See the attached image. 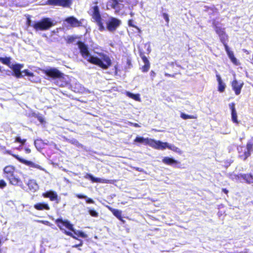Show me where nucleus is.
I'll return each instance as SVG.
<instances>
[{
    "label": "nucleus",
    "instance_id": "nucleus-1",
    "mask_svg": "<svg viewBox=\"0 0 253 253\" xmlns=\"http://www.w3.org/2000/svg\"><path fill=\"white\" fill-rule=\"evenodd\" d=\"M77 44L82 56L84 58L89 57L87 60L90 63L97 65L104 70L107 69L112 65L110 58L106 54H100L102 59L97 57L90 56L87 45L82 41H78Z\"/></svg>",
    "mask_w": 253,
    "mask_h": 253
},
{
    "label": "nucleus",
    "instance_id": "nucleus-2",
    "mask_svg": "<svg viewBox=\"0 0 253 253\" xmlns=\"http://www.w3.org/2000/svg\"><path fill=\"white\" fill-rule=\"evenodd\" d=\"M212 26L215 33L219 36L220 41L223 44L226 52L232 63L235 65H240V62L235 57L233 51L230 50L227 45V42L228 40V36L226 34L225 29L219 26L218 22L216 21L215 19L212 20Z\"/></svg>",
    "mask_w": 253,
    "mask_h": 253
},
{
    "label": "nucleus",
    "instance_id": "nucleus-3",
    "mask_svg": "<svg viewBox=\"0 0 253 253\" xmlns=\"http://www.w3.org/2000/svg\"><path fill=\"white\" fill-rule=\"evenodd\" d=\"M237 150L239 154V158L246 161L251 156V152H253V137L247 142L246 149L243 146H239Z\"/></svg>",
    "mask_w": 253,
    "mask_h": 253
},
{
    "label": "nucleus",
    "instance_id": "nucleus-4",
    "mask_svg": "<svg viewBox=\"0 0 253 253\" xmlns=\"http://www.w3.org/2000/svg\"><path fill=\"white\" fill-rule=\"evenodd\" d=\"M54 26V24L50 18H43L41 21L35 23L32 27L37 31H44L49 29Z\"/></svg>",
    "mask_w": 253,
    "mask_h": 253
},
{
    "label": "nucleus",
    "instance_id": "nucleus-5",
    "mask_svg": "<svg viewBox=\"0 0 253 253\" xmlns=\"http://www.w3.org/2000/svg\"><path fill=\"white\" fill-rule=\"evenodd\" d=\"M93 11L92 14V18L94 19L99 27V30L100 31H103L105 28L103 26V20L101 17L99 8L97 6H94L93 7Z\"/></svg>",
    "mask_w": 253,
    "mask_h": 253
},
{
    "label": "nucleus",
    "instance_id": "nucleus-6",
    "mask_svg": "<svg viewBox=\"0 0 253 253\" xmlns=\"http://www.w3.org/2000/svg\"><path fill=\"white\" fill-rule=\"evenodd\" d=\"M5 177L9 181L10 183L14 184L16 182V177L14 175L15 168L12 166H7L3 169Z\"/></svg>",
    "mask_w": 253,
    "mask_h": 253
},
{
    "label": "nucleus",
    "instance_id": "nucleus-7",
    "mask_svg": "<svg viewBox=\"0 0 253 253\" xmlns=\"http://www.w3.org/2000/svg\"><path fill=\"white\" fill-rule=\"evenodd\" d=\"M72 3V0H47L46 4L54 6L69 7Z\"/></svg>",
    "mask_w": 253,
    "mask_h": 253
},
{
    "label": "nucleus",
    "instance_id": "nucleus-8",
    "mask_svg": "<svg viewBox=\"0 0 253 253\" xmlns=\"http://www.w3.org/2000/svg\"><path fill=\"white\" fill-rule=\"evenodd\" d=\"M43 73L46 76L55 80L57 78L61 77L63 73L61 72L58 69L55 68H50L42 70Z\"/></svg>",
    "mask_w": 253,
    "mask_h": 253
},
{
    "label": "nucleus",
    "instance_id": "nucleus-9",
    "mask_svg": "<svg viewBox=\"0 0 253 253\" xmlns=\"http://www.w3.org/2000/svg\"><path fill=\"white\" fill-rule=\"evenodd\" d=\"M55 223L61 230H64V227L70 231H74V225L68 220H63L61 218L55 220Z\"/></svg>",
    "mask_w": 253,
    "mask_h": 253
},
{
    "label": "nucleus",
    "instance_id": "nucleus-10",
    "mask_svg": "<svg viewBox=\"0 0 253 253\" xmlns=\"http://www.w3.org/2000/svg\"><path fill=\"white\" fill-rule=\"evenodd\" d=\"M65 21L69 24L71 27H80L83 26V21L84 19H82L80 20H78L76 17L73 16H69L66 18Z\"/></svg>",
    "mask_w": 253,
    "mask_h": 253
},
{
    "label": "nucleus",
    "instance_id": "nucleus-11",
    "mask_svg": "<svg viewBox=\"0 0 253 253\" xmlns=\"http://www.w3.org/2000/svg\"><path fill=\"white\" fill-rule=\"evenodd\" d=\"M73 233L69 231L65 230L64 233L76 240H80L78 237H80L83 238H86L87 235L85 234L84 232L81 230H75L74 228V231H72Z\"/></svg>",
    "mask_w": 253,
    "mask_h": 253
},
{
    "label": "nucleus",
    "instance_id": "nucleus-12",
    "mask_svg": "<svg viewBox=\"0 0 253 253\" xmlns=\"http://www.w3.org/2000/svg\"><path fill=\"white\" fill-rule=\"evenodd\" d=\"M121 24V21L116 18H112L107 23V28L110 32L115 31Z\"/></svg>",
    "mask_w": 253,
    "mask_h": 253
},
{
    "label": "nucleus",
    "instance_id": "nucleus-13",
    "mask_svg": "<svg viewBox=\"0 0 253 253\" xmlns=\"http://www.w3.org/2000/svg\"><path fill=\"white\" fill-rule=\"evenodd\" d=\"M139 56L141 58L144 65L141 68L142 72H147L150 69V64L147 57L144 55V52L141 49H139Z\"/></svg>",
    "mask_w": 253,
    "mask_h": 253
},
{
    "label": "nucleus",
    "instance_id": "nucleus-14",
    "mask_svg": "<svg viewBox=\"0 0 253 253\" xmlns=\"http://www.w3.org/2000/svg\"><path fill=\"white\" fill-rule=\"evenodd\" d=\"M42 196L45 198H49L51 201H55L57 204L59 203V198L55 191H47L42 194Z\"/></svg>",
    "mask_w": 253,
    "mask_h": 253
},
{
    "label": "nucleus",
    "instance_id": "nucleus-15",
    "mask_svg": "<svg viewBox=\"0 0 253 253\" xmlns=\"http://www.w3.org/2000/svg\"><path fill=\"white\" fill-rule=\"evenodd\" d=\"M85 177L90 179L92 181V182H97V183H106V184H113L116 181L115 180H109V179L94 177L92 174H89V173L87 174Z\"/></svg>",
    "mask_w": 253,
    "mask_h": 253
},
{
    "label": "nucleus",
    "instance_id": "nucleus-16",
    "mask_svg": "<svg viewBox=\"0 0 253 253\" xmlns=\"http://www.w3.org/2000/svg\"><path fill=\"white\" fill-rule=\"evenodd\" d=\"M150 146L156 149L163 150L167 148L168 143L163 142L160 140H155L153 139H151Z\"/></svg>",
    "mask_w": 253,
    "mask_h": 253
},
{
    "label": "nucleus",
    "instance_id": "nucleus-17",
    "mask_svg": "<svg viewBox=\"0 0 253 253\" xmlns=\"http://www.w3.org/2000/svg\"><path fill=\"white\" fill-rule=\"evenodd\" d=\"M235 178L238 179H243L248 184L253 183V175L251 173H240L235 175Z\"/></svg>",
    "mask_w": 253,
    "mask_h": 253
},
{
    "label": "nucleus",
    "instance_id": "nucleus-18",
    "mask_svg": "<svg viewBox=\"0 0 253 253\" xmlns=\"http://www.w3.org/2000/svg\"><path fill=\"white\" fill-rule=\"evenodd\" d=\"M244 85V83L239 84L236 80H234L231 83L232 89L234 91L236 95H238L240 94L242 88Z\"/></svg>",
    "mask_w": 253,
    "mask_h": 253
},
{
    "label": "nucleus",
    "instance_id": "nucleus-19",
    "mask_svg": "<svg viewBox=\"0 0 253 253\" xmlns=\"http://www.w3.org/2000/svg\"><path fill=\"white\" fill-rule=\"evenodd\" d=\"M229 106L231 111V119L232 121L236 124H238L239 121L237 119V113L235 109V104L232 102L229 104Z\"/></svg>",
    "mask_w": 253,
    "mask_h": 253
},
{
    "label": "nucleus",
    "instance_id": "nucleus-20",
    "mask_svg": "<svg viewBox=\"0 0 253 253\" xmlns=\"http://www.w3.org/2000/svg\"><path fill=\"white\" fill-rule=\"evenodd\" d=\"M54 84L59 87H63L66 86L68 84V83L65 79L64 74L63 73V75L61 77L57 78L55 80Z\"/></svg>",
    "mask_w": 253,
    "mask_h": 253
},
{
    "label": "nucleus",
    "instance_id": "nucleus-21",
    "mask_svg": "<svg viewBox=\"0 0 253 253\" xmlns=\"http://www.w3.org/2000/svg\"><path fill=\"white\" fill-rule=\"evenodd\" d=\"M151 138H144L141 136H137L134 140V142L143 144L145 145L150 146Z\"/></svg>",
    "mask_w": 253,
    "mask_h": 253
},
{
    "label": "nucleus",
    "instance_id": "nucleus-22",
    "mask_svg": "<svg viewBox=\"0 0 253 253\" xmlns=\"http://www.w3.org/2000/svg\"><path fill=\"white\" fill-rule=\"evenodd\" d=\"M108 210L111 211L114 216L122 222H124L122 217V211L118 209H114L110 206L107 207Z\"/></svg>",
    "mask_w": 253,
    "mask_h": 253
},
{
    "label": "nucleus",
    "instance_id": "nucleus-23",
    "mask_svg": "<svg viewBox=\"0 0 253 253\" xmlns=\"http://www.w3.org/2000/svg\"><path fill=\"white\" fill-rule=\"evenodd\" d=\"M34 208L38 211H42L50 210V207L48 204L45 203H38L34 205Z\"/></svg>",
    "mask_w": 253,
    "mask_h": 253
},
{
    "label": "nucleus",
    "instance_id": "nucleus-24",
    "mask_svg": "<svg viewBox=\"0 0 253 253\" xmlns=\"http://www.w3.org/2000/svg\"><path fill=\"white\" fill-rule=\"evenodd\" d=\"M216 77L218 82V91L220 92H223L225 90V84L223 83L219 75L217 74Z\"/></svg>",
    "mask_w": 253,
    "mask_h": 253
},
{
    "label": "nucleus",
    "instance_id": "nucleus-25",
    "mask_svg": "<svg viewBox=\"0 0 253 253\" xmlns=\"http://www.w3.org/2000/svg\"><path fill=\"white\" fill-rule=\"evenodd\" d=\"M162 162L165 164L169 166L175 165L179 163L177 161L168 157H164L162 160Z\"/></svg>",
    "mask_w": 253,
    "mask_h": 253
},
{
    "label": "nucleus",
    "instance_id": "nucleus-26",
    "mask_svg": "<svg viewBox=\"0 0 253 253\" xmlns=\"http://www.w3.org/2000/svg\"><path fill=\"white\" fill-rule=\"evenodd\" d=\"M27 185L29 189L32 192H35L39 188L38 184L34 180H29Z\"/></svg>",
    "mask_w": 253,
    "mask_h": 253
},
{
    "label": "nucleus",
    "instance_id": "nucleus-27",
    "mask_svg": "<svg viewBox=\"0 0 253 253\" xmlns=\"http://www.w3.org/2000/svg\"><path fill=\"white\" fill-rule=\"evenodd\" d=\"M11 58L8 57H0V62L2 64L8 66V67H10L11 64Z\"/></svg>",
    "mask_w": 253,
    "mask_h": 253
},
{
    "label": "nucleus",
    "instance_id": "nucleus-28",
    "mask_svg": "<svg viewBox=\"0 0 253 253\" xmlns=\"http://www.w3.org/2000/svg\"><path fill=\"white\" fill-rule=\"evenodd\" d=\"M180 117L184 120L196 119H197V115H189L184 113H181Z\"/></svg>",
    "mask_w": 253,
    "mask_h": 253
},
{
    "label": "nucleus",
    "instance_id": "nucleus-29",
    "mask_svg": "<svg viewBox=\"0 0 253 253\" xmlns=\"http://www.w3.org/2000/svg\"><path fill=\"white\" fill-rule=\"evenodd\" d=\"M17 160H18L22 163L28 166H33L34 165V164L32 162L25 160L22 158H20L18 155H17Z\"/></svg>",
    "mask_w": 253,
    "mask_h": 253
},
{
    "label": "nucleus",
    "instance_id": "nucleus-30",
    "mask_svg": "<svg viewBox=\"0 0 253 253\" xmlns=\"http://www.w3.org/2000/svg\"><path fill=\"white\" fill-rule=\"evenodd\" d=\"M20 78L28 76V77H34V74L32 72H30L28 69H25L22 71H21Z\"/></svg>",
    "mask_w": 253,
    "mask_h": 253
},
{
    "label": "nucleus",
    "instance_id": "nucleus-31",
    "mask_svg": "<svg viewBox=\"0 0 253 253\" xmlns=\"http://www.w3.org/2000/svg\"><path fill=\"white\" fill-rule=\"evenodd\" d=\"M126 94L129 97L136 101H140V95L139 94H133L129 92H127Z\"/></svg>",
    "mask_w": 253,
    "mask_h": 253
},
{
    "label": "nucleus",
    "instance_id": "nucleus-32",
    "mask_svg": "<svg viewBox=\"0 0 253 253\" xmlns=\"http://www.w3.org/2000/svg\"><path fill=\"white\" fill-rule=\"evenodd\" d=\"M127 23L129 27L135 28L137 30L138 33L140 34L141 33V30L140 29L133 24V20L132 19H129L128 20Z\"/></svg>",
    "mask_w": 253,
    "mask_h": 253
},
{
    "label": "nucleus",
    "instance_id": "nucleus-33",
    "mask_svg": "<svg viewBox=\"0 0 253 253\" xmlns=\"http://www.w3.org/2000/svg\"><path fill=\"white\" fill-rule=\"evenodd\" d=\"M167 148L175 152H176L179 154H182V151L178 147L174 146V145H169L168 144Z\"/></svg>",
    "mask_w": 253,
    "mask_h": 253
},
{
    "label": "nucleus",
    "instance_id": "nucleus-34",
    "mask_svg": "<svg viewBox=\"0 0 253 253\" xmlns=\"http://www.w3.org/2000/svg\"><path fill=\"white\" fill-rule=\"evenodd\" d=\"M111 7L113 9H117L119 6V1L118 0H110L109 1Z\"/></svg>",
    "mask_w": 253,
    "mask_h": 253
},
{
    "label": "nucleus",
    "instance_id": "nucleus-35",
    "mask_svg": "<svg viewBox=\"0 0 253 253\" xmlns=\"http://www.w3.org/2000/svg\"><path fill=\"white\" fill-rule=\"evenodd\" d=\"M78 38L76 36H69L67 37V39H66V41L67 43H71L73 42L76 39H77Z\"/></svg>",
    "mask_w": 253,
    "mask_h": 253
},
{
    "label": "nucleus",
    "instance_id": "nucleus-36",
    "mask_svg": "<svg viewBox=\"0 0 253 253\" xmlns=\"http://www.w3.org/2000/svg\"><path fill=\"white\" fill-rule=\"evenodd\" d=\"M88 212L89 213V214L92 217H97L99 215L98 212L96 211H95L94 209H89L88 210Z\"/></svg>",
    "mask_w": 253,
    "mask_h": 253
},
{
    "label": "nucleus",
    "instance_id": "nucleus-37",
    "mask_svg": "<svg viewBox=\"0 0 253 253\" xmlns=\"http://www.w3.org/2000/svg\"><path fill=\"white\" fill-rule=\"evenodd\" d=\"M23 65L20 64H17V78H20L21 75V69L22 68Z\"/></svg>",
    "mask_w": 253,
    "mask_h": 253
},
{
    "label": "nucleus",
    "instance_id": "nucleus-38",
    "mask_svg": "<svg viewBox=\"0 0 253 253\" xmlns=\"http://www.w3.org/2000/svg\"><path fill=\"white\" fill-rule=\"evenodd\" d=\"M162 15H163V18L165 19V20L166 22L167 25H168L169 22V15L166 13H163Z\"/></svg>",
    "mask_w": 253,
    "mask_h": 253
},
{
    "label": "nucleus",
    "instance_id": "nucleus-39",
    "mask_svg": "<svg viewBox=\"0 0 253 253\" xmlns=\"http://www.w3.org/2000/svg\"><path fill=\"white\" fill-rule=\"evenodd\" d=\"M38 222L39 223H41L43 224H44L45 225L48 226H51V225H52L49 221H48L47 220H38Z\"/></svg>",
    "mask_w": 253,
    "mask_h": 253
},
{
    "label": "nucleus",
    "instance_id": "nucleus-40",
    "mask_svg": "<svg viewBox=\"0 0 253 253\" xmlns=\"http://www.w3.org/2000/svg\"><path fill=\"white\" fill-rule=\"evenodd\" d=\"M6 186V183L4 180H0V188L2 189Z\"/></svg>",
    "mask_w": 253,
    "mask_h": 253
},
{
    "label": "nucleus",
    "instance_id": "nucleus-41",
    "mask_svg": "<svg viewBox=\"0 0 253 253\" xmlns=\"http://www.w3.org/2000/svg\"><path fill=\"white\" fill-rule=\"evenodd\" d=\"M26 141V139H21L19 137H17V142L20 143L22 144H24Z\"/></svg>",
    "mask_w": 253,
    "mask_h": 253
},
{
    "label": "nucleus",
    "instance_id": "nucleus-42",
    "mask_svg": "<svg viewBox=\"0 0 253 253\" xmlns=\"http://www.w3.org/2000/svg\"><path fill=\"white\" fill-rule=\"evenodd\" d=\"M79 241H80V243L78 244H76V245H74L72 246L73 248H77L79 247H81V246H82L83 245V241L80 239V240H78Z\"/></svg>",
    "mask_w": 253,
    "mask_h": 253
},
{
    "label": "nucleus",
    "instance_id": "nucleus-43",
    "mask_svg": "<svg viewBox=\"0 0 253 253\" xmlns=\"http://www.w3.org/2000/svg\"><path fill=\"white\" fill-rule=\"evenodd\" d=\"M75 196L79 199H84L86 198V196L81 194H76Z\"/></svg>",
    "mask_w": 253,
    "mask_h": 253
},
{
    "label": "nucleus",
    "instance_id": "nucleus-44",
    "mask_svg": "<svg viewBox=\"0 0 253 253\" xmlns=\"http://www.w3.org/2000/svg\"><path fill=\"white\" fill-rule=\"evenodd\" d=\"M85 199V201L88 204H94V201L91 198H87L86 197Z\"/></svg>",
    "mask_w": 253,
    "mask_h": 253
},
{
    "label": "nucleus",
    "instance_id": "nucleus-45",
    "mask_svg": "<svg viewBox=\"0 0 253 253\" xmlns=\"http://www.w3.org/2000/svg\"><path fill=\"white\" fill-rule=\"evenodd\" d=\"M31 20L30 19V18L29 17H28L27 19V24L28 25V26H33V25H31Z\"/></svg>",
    "mask_w": 253,
    "mask_h": 253
},
{
    "label": "nucleus",
    "instance_id": "nucleus-46",
    "mask_svg": "<svg viewBox=\"0 0 253 253\" xmlns=\"http://www.w3.org/2000/svg\"><path fill=\"white\" fill-rule=\"evenodd\" d=\"M69 142L73 144H77L78 142L76 139H72L69 141Z\"/></svg>",
    "mask_w": 253,
    "mask_h": 253
},
{
    "label": "nucleus",
    "instance_id": "nucleus-47",
    "mask_svg": "<svg viewBox=\"0 0 253 253\" xmlns=\"http://www.w3.org/2000/svg\"><path fill=\"white\" fill-rule=\"evenodd\" d=\"M150 76L151 77V78H152V79L155 77L156 76V73H155V72L154 71H151L150 72Z\"/></svg>",
    "mask_w": 253,
    "mask_h": 253
},
{
    "label": "nucleus",
    "instance_id": "nucleus-48",
    "mask_svg": "<svg viewBox=\"0 0 253 253\" xmlns=\"http://www.w3.org/2000/svg\"><path fill=\"white\" fill-rule=\"evenodd\" d=\"M38 119L41 123H42L44 122V120L42 117H38Z\"/></svg>",
    "mask_w": 253,
    "mask_h": 253
},
{
    "label": "nucleus",
    "instance_id": "nucleus-49",
    "mask_svg": "<svg viewBox=\"0 0 253 253\" xmlns=\"http://www.w3.org/2000/svg\"><path fill=\"white\" fill-rule=\"evenodd\" d=\"M222 191L223 192H224L226 195H227L228 192H229L228 190L227 189H226V188H222Z\"/></svg>",
    "mask_w": 253,
    "mask_h": 253
},
{
    "label": "nucleus",
    "instance_id": "nucleus-50",
    "mask_svg": "<svg viewBox=\"0 0 253 253\" xmlns=\"http://www.w3.org/2000/svg\"><path fill=\"white\" fill-rule=\"evenodd\" d=\"M13 72L16 75V64L12 65Z\"/></svg>",
    "mask_w": 253,
    "mask_h": 253
},
{
    "label": "nucleus",
    "instance_id": "nucleus-51",
    "mask_svg": "<svg viewBox=\"0 0 253 253\" xmlns=\"http://www.w3.org/2000/svg\"><path fill=\"white\" fill-rule=\"evenodd\" d=\"M25 152L27 154L30 153L31 152V150L28 148H25Z\"/></svg>",
    "mask_w": 253,
    "mask_h": 253
},
{
    "label": "nucleus",
    "instance_id": "nucleus-52",
    "mask_svg": "<svg viewBox=\"0 0 253 253\" xmlns=\"http://www.w3.org/2000/svg\"><path fill=\"white\" fill-rule=\"evenodd\" d=\"M39 142H41V140H36L35 141V145L36 146V147L37 148V145L39 143Z\"/></svg>",
    "mask_w": 253,
    "mask_h": 253
},
{
    "label": "nucleus",
    "instance_id": "nucleus-53",
    "mask_svg": "<svg viewBox=\"0 0 253 253\" xmlns=\"http://www.w3.org/2000/svg\"><path fill=\"white\" fill-rule=\"evenodd\" d=\"M132 126L134 127H139V125L137 124V123H133V124H132Z\"/></svg>",
    "mask_w": 253,
    "mask_h": 253
},
{
    "label": "nucleus",
    "instance_id": "nucleus-54",
    "mask_svg": "<svg viewBox=\"0 0 253 253\" xmlns=\"http://www.w3.org/2000/svg\"><path fill=\"white\" fill-rule=\"evenodd\" d=\"M166 76H168V77H173V76H171L170 75H169V74H166Z\"/></svg>",
    "mask_w": 253,
    "mask_h": 253
},
{
    "label": "nucleus",
    "instance_id": "nucleus-55",
    "mask_svg": "<svg viewBox=\"0 0 253 253\" xmlns=\"http://www.w3.org/2000/svg\"><path fill=\"white\" fill-rule=\"evenodd\" d=\"M22 148V147L21 146H20L19 147L17 148V149L20 150Z\"/></svg>",
    "mask_w": 253,
    "mask_h": 253
},
{
    "label": "nucleus",
    "instance_id": "nucleus-56",
    "mask_svg": "<svg viewBox=\"0 0 253 253\" xmlns=\"http://www.w3.org/2000/svg\"><path fill=\"white\" fill-rule=\"evenodd\" d=\"M150 52V50L148 49H147V54H149Z\"/></svg>",
    "mask_w": 253,
    "mask_h": 253
},
{
    "label": "nucleus",
    "instance_id": "nucleus-57",
    "mask_svg": "<svg viewBox=\"0 0 253 253\" xmlns=\"http://www.w3.org/2000/svg\"><path fill=\"white\" fill-rule=\"evenodd\" d=\"M13 156L16 158V155H13Z\"/></svg>",
    "mask_w": 253,
    "mask_h": 253
},
{
    "label": "nucleus",
    "instance_id": "nucleus-58",
    "mask_svg": "<svg viewBox=\"0 0 253 253\" xmlns=\"http://www.w3.org/2000/svg\"><path fill=\"white\" fill-rule=\"evenodd\" d=\"M115 68H116V69L117 70V66H115Z\"/></svg>",
    "mask_w": 253,
    "mask_h": 253
}]
</instances>
